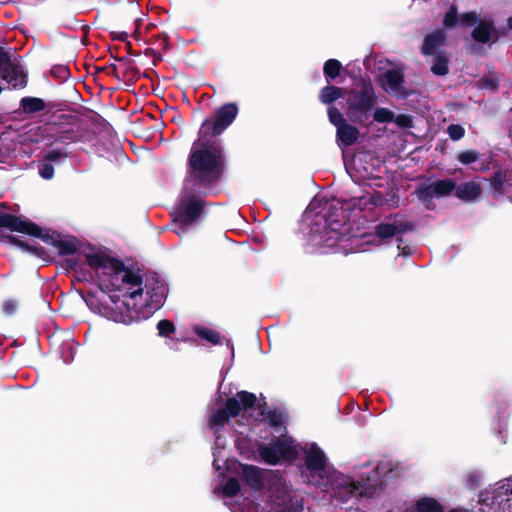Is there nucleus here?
<instances>
[{
  "instance_id": "obj_5",
  "label": "nucleus",
  "mask_w": 512,
  "mask_h": 512,
  "mask_svg": "<svg viewBox=\"0 0 512 512\" xmlns=\"http://www.w3.org/2000/svg\"><path fill=\"white\" fill-rule=\"evenodd\" d=\"M258 453L263 462L276 465L281 459L294 460L297 451L291 438L280 436L269 444H259Z\"/></svg>"
},
{
  "instance_id": "obj_23",
  "label": "nucleus",
  "mask_w": 512,
  "mask_h": 512,
  "mask_svg": "<svg viewBox=\"0 0 512 512\" xmlns=\"http://www.w3.org/2000/svg\"><path fill=\"white\" fill-rule=\"evenodd\" d=\"M325 222L333 230L339 229L346 221V216L343 211V207H335L331 205L329 211L324 216Z\"/></svg>"
},
{
  "instance_id": "obj_48",
  "label": "nucleus",
  "mask_w": 512,
  "mask_h": 512,
  "mask_svg": "<svg viewBox=\"0 0 512 512\" xmlns=\"http://www.w3.org/2000/svg\"><path fill=\"white\" fill-rule=\"evenodd\" d=\"M447 132L449 134V137L453 141L460 140L464 136V134H465L464 128L461 125H459V124H451V125H449L448 128H447Z\"/></svg>"
},
{
  "instance_id": "obj_50",
  "label": "nucleus",
  "mask_w": 512,
  "mask_h": 512,
  "mask_svg": "<svg viewBox=\"0 0 512 512\" xmlns=\"http://www.w3.org/2000/svg\"><path fill=\"white\" fill-rule=\"evenodd\" d=\"M324 67V74L327 78V81H333L337 77L341 75V70L343 66H323Z\"/></svg>"
},
{
  "instance_id": "obj_53",
  "label": "nucleus",
  "mask_w": 512,
  "mask_h": 512,
  "mask_svg": "<svg viewBox=\"0 0 512 512\" xmlns=\"http://www.w3.org/2000/svg\"><path fill=\"white\" fill-rule=\"evenodd\" d=\"M17 307V302L13 299L5 300L2 304V310L8 316L13 315L17 311Z\"/></svg>"
},
{
  "instance_id": "obj_4",
  "label": "nucleus",
  "mask_w": 512,
  "mask_h": 512,
  "mask_svg": "<svg viewBox=\"0 0 512 512\" xmlns=\"http://www.w3.org/2000/svg\"><path fill=\"white\" fill-rule=\"evenodd\" d=\"M377 102L374 87L369 79H361L359 89H351L347 96L348 116L352 122L367 120Z\"/></svg>"
},
{
  "instance_id": "obj_37",
  "label": "nucleus",
  "mask_w": 512,
  "mask_h": 512,
  "mask_svg": "<svg viewBox=\"0 0 512 512\" xmlns=\"http://www.w3.org/2000/svg\"><path fill=\"white\" fill-rule=\"evenodd\" d=\"M90 72V69H93L95 73H104L107 76H111L115 78L119 82L120 76V68L119 66H83Z\"/></svg>"
},
{
  "instance_id": "obj_33",
  "label": "nucleus",
  "mask_w": 512,
  "mask_h": 512,
  "mask_svg": "<svg viewBox=\"0 0 512 512\" xmlns=\"http://www.w3.org/2000/svg\"><path fill=\"white\" fill-rule=\"evenodd\" d=\"M460 22V16L458 15V9L456 5H451L446 11L443 18V29H452L457 23Z\"/></svg>"
},
{
  "instance_id": "obj_58",
  "label": "nucleus",
  "mask_w": 512,
  "mask_h": 512,
  "mask_svg": "<svg viewBox=\"0 0 512 512\" xmlns=\"http://www.w3.org/2000/svg\"><path fill=\"white\" fill-rule=\"evenodd\" d=\"M142 22H143L142 18H135L134 19L135 29L133 31V35H134L135 38H137L138 30H139V27L142 24Z\"/></svg>"
},
{
  "instance_id": "obj_40",
  "label": "nucleus",
  "mask_w": 512,
  "mask_h": 512,
  "mask_svg": "<svg viewBox=\"0 0 512 512\" xmlns=\"http://www.w3.org/2000/svg\"><path fill=\"white\" fill-rule=\"evenodd\" d=\"M158 334L161 337L170 338L175 332L176 328L172 321L168 319H162L157 323Z\"/></svg>"
},
{
  "instance_id": "obj_7",
  "label": "nucleus",
  "mask_w": 512,
  "mask_h": 512,
  "mask_svg": "<svg viewBox=\"0 0 512 512\" xmlns=\"http://www.w3.org/2000/svg\"><path fill=\"white\" fill-rule=\"evenodd\" d=\"M448 36L444 29L438 28L424 36L420 52L433 58V64H449L450 56L446 51Z\"/></svg>"
},
{
  "instance_id": "obj_8",
  "label": "nucleus",
  "mask_w": 512,
  "mask_h": 512,
  "mask_svg": "<svg viewBox=\"0 0 512 512\" xmlns=\"http://www.w3.org/2000/svg\"><path fill=\"white\" fill-rule=\"evenodd\" d=\"M382 470V463L378 464L373 475H367V477H361L360 481H353L346 479L341 485L339 493H345L348 497L357 496H372L378 490L382 489V481L378 479L377 475Z\"/></svg>"
},
{
  "instance_id": "obj_46",
  "label": "nucleus",
  "mask_w": 512,
  "mask_h": 512,
  "mask_svg": "<svg viewBox=\"0 0 512 512\" xmlns=\"http://www.w3.org/2000/svg\"><path fill=\"white\" fill-rule=\"evenodd\" d=\"M369 207V199L368 196H361L358 198H352L347 202L348 209H359L364 210Z\"/></svg>"
},
{
  "instance_id": "obj_41",
  "label": "nucleus",
  "mask_w": 512,
  "mask_h": 512,
  "mask_svg": "<svg viewBox=\"0 0 512 512\" xmlns=\"http://www.w3.org/2000/svg\"><path fill=\"white\" fill-rule=\"evenodd\" d=\"M373 118L379 123H389L393 121L394 113L387 108L378 107L374 111Z\"/></svg>"
},
{
  "instance_id": "obj_21",
  "label": "nucleus",
  "mask_w": 512,
  "mask_h": 512,
  "mask_svg": "<svg viewBox=\"0 0 512 512\" xmlns=\"http://www.w3.org/2000/svg\"><path fill=\"white\" fill-rule=\"evenodd\" d=\"M359 130L351 124L345 123L337 128V141L345 147L353 145L359 138Z\"/></svg>"
},
{
  "instance_id": "obj_32",
  "label": "nucleus",
  "mask_w": 512,
  "mask_h": 512,
  "mask_svg": "<svg viewBox=\"0 0 512 512\" xmlns=\"http://www.w3.org/2000/svg\"><path fill=\"white\" fill-rule=\"evenodd\" d=\"M375 235L381 240L390 239L396 235V227L394 223L381 222L375 227Z\"/></svg>"
},
{
  "instance_id": "obj_39",
  "label": "nucleus",
  "mask_w": 512,
  "mask_h": 512,
  "mask_svg": "<svg viewBox=\"0 0 512 512\" xmlns=\"http://www.w3.org/2000/svg\"><path fill=\"white\" fill-rule=\"evenodd\" d=\"M241 486L238 479L229 478L222 488V492L226 497H235L240 492Z\"/></svg>"
},
{
  "instance_id": "obj_17",
  "label": "nucleus",
  "mask_w": 512,
  "mask_h": 512,
  "mask_svg": "<svg viewBox=\"0 0 512 512\" xmlns=\"http://www.w3.org/2000/svg\"><path fill=\"white\" fill-rule=\"evenodd\" d=\"M455 197L466 203L475 202L482 194V188L479 183L475 181L463 182L459 185L456 184Z\"/></svg>"
},
{
  "instance_id": "obj_59",
  "label": "nucleus",
  "mask_w": 512,
  "mask_h": 512,
  "mask_svg": "<svg viewBox=\"0 0 512 512\" xmlns=\"http://www.w3.org/2000/svg\"><path fill=\"white\" fill-rule=\"evenodd\" d=\"M490 165H491V159H488L481 163V166L478 170L481 172H486L490 169Z\"/></svg>"
},
{
  "instance_id": "obj_38",
  "label": "nucleus",
  "mask_w": 512,
  "mask_h": 512,
  "mask_svg": "<svg viewBox=\"0 0 512 512\" xmlns=\"http://www.w3.org/2000/svg\"><path fill=\"white\" fill-rule=\"evenodd\" d=\"M477 86L480 89L498 91L499 79L493 74L485 75L481 79H479Z\"/></svg>"
},
{
  "instance_id": "obj_56",
  "label": "nucleus",
  "mask_w": 512,
  "mask_h": 512,
  "mask_svg": "<svg viewBox=\"0 0 512 512\" xmlns=\"http://www.w3.org/2000/svg\"><path fill=\"white\" fill-rule=\"evenodd\" d=\"M431 70L437 76H445L449 72V66H431Z\"/></svg>"
},
{
  "instance_id": "obj_24",
  "label": "nucleus",
  "mask_w": 512,
  "mask_h": 512,
  "mask_svg": "<svg viewBox=\"0 0 512 512\" xmlns=\"http://www.w3.org/2000/svg\"><path fill=\"white\" fill-rule=\"evenodd\" d=\"M56 248L60 256L74 255L80 250V243L76 237L63 239L61 236Z\"/></svg>"
},
{
  "instance_id": "obj_9",
  "label": "nucleus",
  "mask_w": 512,
  "mask_h": 512,
  "mask_svg": "<svg viewBox=\"0 0 512 512\" xmlns=\"http://www.w3.org/2000/svg\"><path fill=\"white\" fill-rule=\"evenodd\" d=\"M144 289H146V299L140 308L143 313L150 315L159 310L165 303L167 297V286L159 278H146Z\"/></svg>"
},
{
  "instance_id": "obj_51",
  "label": "nucleus",
  "mask_w": 512,
  "mask_h": 512,
  "mask_svg": "<svg viewBox=\"0 0 512 512\" xmlns=\"http://www.w3.org/2000/svg\"><path fill=\"white\" fill-rule=\"evenodd\" d=\"M396 227V235H401L406 232H410L414 230V224L409 221H394L393 222Z\"/></svg>"
},
{
  "instance_id": "obj_10",
  "label": "nucleus",
  "mask_w": 512,
  "mask_h": 512,
  "mask_svg": "<svg viewBox=\"0 0 512 512\" xmlns=\"http://www.w3.org/2000/svg\"><path fill=\"white\" fill-rule=\"evenodd\" d=\"M456 181L452 178H446L437 180L430 184H422L416 190L415 194L417 198L425 205L426 208H430V204L433 198H442L451 195L455 191Z\"/></svg>"
},
{
  "instance_id": "obj_57",
  "label": "nucleus",
  "mask_w": 512,
  "mask_h": 512,
  "mask_svg": "<svg viewBox=\"0 0 512 512\" xmlns=\"http://www.w3.org/2000/svg\"><path fill=\"white\" fill-rule=\"evenodd\" d=\"M156 74L153 69H148L143 74L140 73L139 69L135 66V82L141 77L152 78V75Z\"/></svg>"
},
{
  "instance_id": "obj_47",
  "label": "nucleus",
  "mask_w": 512,
  "mask_h": 512,
  "mask_svg": "<svg viewBox=\"0 0 512 512\" xmlns=\"http://www.w3.org/2000/svg\"><path fill=\"white\" fill-rule=\"evenodd\" d=\"M267 421L272 427H280L283 424V415L277 410H270L267 412Z\"/></svg>"
},
{
  "instance_id": "obj_45",
  "label": "nucleus",
  "mask_w": 512,
  "mask_h": 512,
  "mask_svg": "<svg viewBox=\"0 0 512 512\" xmlns=\"http://www.w3.org/2000/svg\"><path fill=\"white\" fill-rule=\"evenodd\" d=\"M328 117L330 122L337 128L346 123L342 113L334 106L328 108Z\"/></svg>"
},
{
  "instance_id": "obj_49",
  "label": "nucleus",
  "mask_w": 512,
  "mask_h": 512,
  "mask_svg": "<svg viewBox=\"0 0 512 512\" xmlns=\"http://www.w3.org/2000/svg\"><path fill=\"white\" fill-rule=\"evenodd\" d=\"M363 64H393L392 61L380 54H369L365 57Z\"/></svg>"
},
{
  "instance_id": "obj_3",
  "label": "nucleus",
  "mask_w": 512,
  "mask_h": 512,
  "mask_svg": "<svg viewBox=\"0 0 512 512\" xmlns=\"http://www.w3.org/2000/svg\"><path fill=\"white\" fill-rule=\"evenodd\" d=\"M87 264L96 271L98 287L103 292L115 291L120 274L125 270V264L118 258L104 253L86 255Z\"/></svg>"
},
{
  "instance_id": "obj_13",
  "label": "nucleus",
  "mask_w": 512,
  "mask_h": 512,
  "mask_svg": "<svg viewBox=\"0 0 512 512\" xmlns=\"http://www.w3.org/2000/svg\"><path fill=\"white\" fill-rule=\"evenodd\" d=\"M256 402L257 397L254 393L243 390L237 392L234 397L228 398L223 408L231 418H236L240 415L242 410L247 411L253 409Z\"/></svg>"
},
{
  "instance_id": "obj_43",
  "label": "nucleus",
  "mask_w": 512,
  "mask_h": 512,
  "mask_svg": "<svg viewBox=\"0 0 512 512\" xmlns=\"http://www.w3.org/2000/svg\"><path fill=\"white\" fill-rule=\"evenodd\" d=\"M480 21L481 19L475 11L465 12L460 15V24L466 28L477 25Z\"/></svg>"
},
{
  "instance_id": "obj_36",
  "label": "nucleus",
  "mask_w": 512,
  "mask_h": 512,
  "mask_svg": "<svg viewBox=\"0 0 512 512\" xmlns=\"http://www.w3.org/2000/svg\"><path fill=\"white\" fill-rule=\"evenodd\" d=\"M120 76L119 82H123L130 87L135 83V66H119Z\"/></svg>"
},
{
  "instance_id": "obj_55",
  "label": "nucleus",
  "mask_w": 512,
  "mask_h": 512,
  "mask_svg": "<svg viewBox=\"0 0 512 512\" xmlns=\"http://www.w3.org/2000/svg\"><path fill=\"white\" fill-rule=\"evenodd\" d=\"M63 266L67 269L77 271V268L79 267V259L78 258H66L63 261Z\"/></svg>"
},
{
  "instance_id": "obj_1",
  "label": "nucleus",
  "mask_w": 512,
  "mask_h": 512,
  "mask_svg": "<svg viewBox=\"0 0 512 512\" xmlns=\"http://www.w3.org/2000/svg\"><path fill=\"white\" fill-rule=\"evenodd\" d=\"M234 102L222 105L215 112V118H206L198 131V138L192 143L189 157L190 172L203 179L219 177L225 170L226 159L222 144L213 139L221 135L234 121L238 114Z\"/></svg>"
},
{
  "instance_id": "obj_20",
  "label": "nucleus",
  "mask_w": 512,
  "mask_h": 512,
  "mask_svg": "<svg viewBox=\"0 0 512 512\" xmlns=\"http://www.w3.org/2000/svg\"><path fill=\"white\" fill-rule=\"evenodd\" d=\"M496 169L489 179L490 187L493 190L494 194H503L504 183L508 182L511 178V172L509 169L502 168L501 165L495 163L492 166Z\"/></svg>"
},
{
  "instance_id": "obj_26",
  "label": "nucleus",
  "mask_w": 512,
  "mask_h": 512,
  "mask_svg": "<svg viewBox=\"0 0 512 512\" xmlns=\"http://www.w3.org/2000/svg\"><path fill=\"white\" fill-rule=\"evenodd\" d=\"M20 107L26 114H35L46 109L43 99L37 97H24L20 100Z\"/></svg>"
},
{
  "instance_id": "obj_35",
  "label": "nucleus",
  "mask_w": 512,
  "mask_h": 512,
  "mask_svg": "<svg viewBox=\"0 0 512 512\" xmlns=\"http://www.w3.org/2000/svg\"><path fill=\"white\" fill-rule=\"evenodd\" d=\"M50 75L58 82L64 83L71 77L69 66H52Z\"/></svg>"
},
{
  "instance_id": "obj_2",
  "label": "nucleus",
  "mask_w": 512,
  "mask_h": 512,
  "mask_svg": "<svg viewBox=\"0 0 512 512\" xmlns=\"http://www.w3.org/2000/svg\"><path fill=\"white\" fill-rule=\"evenodd\" d=\"M225 170H221L219 177L203 179L190 172L189 157L186 162V172L183 180L182 199L177 206L174 222L179 228L178 235L187 232L188 226L196 222L204 211L205 202L201 196L211 191L222 179Z\"/></svg>"
},
{
  "instance_id": "obj_54",
  "label": "nucleus",
  "mask_w": 512,
  "mask_h": 512,
  "mask_svg": "<svg viewBox=\"0 0 512 512\" xmlns=\"http://www.w3.org/2000/svg\"><path fill=\"white\" fill-rule=\"evenodd\" d=\"M145 54L147 56H151L152 57V63L153 64H156L157 62H162L164 60L162 54L159 51H157V50H155L153 48H147L145 50Z\"/></svg>"
},
{
  "instance_id": "obj_29",
  "label": "nucleus",
  "mask_w": 512,
  "mask_h": 512,
  "mask_svg": "<svg viewBox=\"0 0 512 512\" xmlns=\"http://www.w3.org/2000/svg\"><path fill=\"white\" fill-rule=\"evenodd\" d=\"M38 231L34 234H27L28 236H32L35 238H39L44 241L46 244L51 245L56 248V245L61 237V234L57 231H52L47 229L44 231L38 224H36Z\"/></svg>"
},
{
  "instance_id": "obj_63",
  "label": "nucleus",
  "mask_w": 512,
  "mask_h": 512,
  "mask_svg": "<svg viewBox=\"0 0 512 512\" xmlns=\"http://www.w3.org/2000/svg\"><path fill=\"white\" fill-rule=\"evenodd\" d=\"M324 64H341V62L337 59H328L324 62Z\"/></svg>"
},
{
  "instance_id": "obj_14",
  "label": "nucleus",
  "mask_w": 512,
  "mask_h": 512,
  "mask_svg": "<svg viewBox=\"0 0 512 512\" xmlns=\"http://www.w3.org/2000/svg\"><path fill=\"white\" fill-rule=\"evenodd\" d=\"M0 228L22 234H34L38 231L35 222L10 213H0Z\"/></svg>"
},
{
  "instance_id": "obj_27",
  "label": "nucleus",
  "mask_w": 512,
  "mask_h": 512,
  "mask_svg": "<svg viewBox=\"0 0 512 512\" xmlns=\"http://www.w3.org/2000/svg\"><path fill=\"white\" fill-rule=\"evenodd\" d=\"M231 416L226 412L224 408L213 410L208 418V425L211 429L218 430L223 428L228 422Z\"/></svg>"
},
{
  "instance_id": "obj_6",
  "label": "nucleus",
  "mask_w": 512,
  "mask_h": 512,
  "mask_svg": "<svg viewBox=\"0 0 512 512\" xmlns=\"http://www.w3.org/2000/svg\"><path fill=\"white\" fill-rule=\"evenodd\" d=\"M376 82L383 91L400 99H407L413 93L412 89L405 86L403 66H393L391 69L381 72L376 77Z\"/></svg>"
},
{
  "instance_id": "obj_52",
  "label": "nucleus",
  "mask_w": 512,
  "mask_h": 512,
  "mask_svg": "<svg viewBox=\"0 0 512 512\" xmlns=\"http://www.w3.org/2000/svg\"><path fill=\"white\" fill-rule=\"evenodd\" d=\"M368 199H369V206H372V207L382 206L386 202V198L379 191H373V193L370 196H368Z\"/></svg>"
},
{
  "instance_id": "obj_25",
  "label": "nucleus",
  "mask_w": 512,
  "mask_h": 512,
  "mask_svg": "<svg viewBox=\"0 0 512 512\" xmlns=\"http://www.w3.org/2000/svg\"><path fill=\"white\" fill-rule=\"evenodd\" d=\"M415 512H444V506L432 497H422L415 502Z\"/></svg>"
},
{
  "instance_id": "obj_16",
  "label": "nucleus",
  "mask_w": 512,
  "mask_h": 512,
  "mask_svg": "<svg viewBox=\"0 0 512 512\" xmlns=\"http://www.w3.org/2000/svg\"><path fill=\"white\" fill-rule=\"evenodd\" d=\"M305 466L310 472H319L325 470L326 456L324 452L313 443L311 447L305 451Z\"/></svg>"
},
{
  "instance_id": "obj_19",
  "label": "nucleus",
  "mask_w": 512,
  "mask_h": 512,
  "mask_svg": "<svg viewBox=\"0 0 512 512\" xmlns=\"http://www.w3.org/2000/svg\"><path fill=\"white\" fill-rule=\"evenodd\" d=\"M6 239L10 244L17 246L24 252L32 254L42 260H47L49 258V254L47 253V251L37 243H28L13 235L6 236Z\"/></svg>"
},
{
  "instance_id": "obj_64",
  "label": "nucleus",
  "mask_w": 512,
  "mask_h": 512,
  "mask_svg": "<svg viewBox=\"0 0 512 512\" xmlns=\"http://www.w3.org/2000/svg\"><path fill=\"white\" fill-rule=\"evenodd\" d=\"M508 27L512 30V16L507 20Z\"/></svg>"
},
{
  "instance_id": "obj_44",
  "label": "nucleus",
  "mask_w": 512,
  "mask_h": 512,
  "mask_svg": "<svg viewBox=\"0 0 512 512\" xmlns=\"http://www.w3.org/2000/svg\"><path fill=\"white\" fill-rule=\"evenodd\" d=\"M38 171L40 176L45 180H50L54 176V167L53 164H51L48 161H45L42 159L38 165Z\"/></svg>"
},
{
  "instance_id": "obj_42",
  "label": "nucleus",
  "mask_w": 512,
  "mask_h": 512,
  "mask_svg": "<svg viewBox=\"0 0 512 512\" xmlns=\"http://www.w3.org/2000/svg\"><path fill=\"white\" fill-rule=\"evenodd\" d=\"M480 153L477 150H465L458 154L457 160L463 165H469L479 159Z\"/></svg>"
},
{
  "instance_id": "obj_18",
  "label": "nucleus",
  "mask_w": 512,
  "mask_h": 512,
  "mask_svg": "<svg viewBox=\"0 0 512 512\" xmlns=\"http://www.w3.org/2000/svg\"><path fill=\"white\" fill-rule=\"evenodd\" d=\"M241 477L246 485L254 491H260L264 487L262 470L254 465L243 464Z\"/></svg>"
},
{
  "instance_id": "obj_15",
  "label": "nucleus",
  "mask_w": 512,
  "mask_h": 512,
  "mask_svg": "<svg viewBox=\"0 0 512 512\" xmlns=\"http://www.w3.org/2000/svg\"><path fill=\"white\" fill-rule=\"evenodd\" d=\"M0 78L6 80L15 89H22L27 85V74L23 66H0Z\"/></svg>"
},
{
  "instance_id": "obj_11",
  "label": "nucleus",
  "mask_w": 512,
  "mask_h": 512,
  "mask_svg": "<svg viewBox=\"0 0 512 512\" xmlns=\"http://www.w3.org/2000/svg\"><path fill=\"white\" fill-rule=\"evenodd\" d=\"M507 36L505 28L497 29L491 18L482 19L472 30L471 38L481 44H493Z\"/></svg>"
},
{
  "instance_id": "obj_12",
  "label": "nucleus",
  "mask_w": 512,
  "mask_h": 512,
  "mask_svg": "<svg viewBox=\"0 0 512 512\" xmlns=\"http://www.w3.org/2000/svg\"><path fill=\"white\" fill-rule=\"evenodd\" d=\"M115 282L118 284L115 291L121 290V285L128 286V291L124 295H128L134 301V306L137 307V298H142L144 292L142 276L125 267V270L119 276V280Z\"/></svg>"
},
{
  "instance_id": "obj_28",
  "label": "nucleus",
  "mask_w": 512,
  "mask_h": 512,
  "mask_svg": "<svg viewBox=\"0 0 512 512\" xmlns=\"http://www.w3.org/2000/svg\"><path fill=\"white\" fill-rule=\"evenodd\" d=\"M22 57L18 55L16 49L0 44V64H21Z\"/></svg>"
},
{
  "instance_id": "obj_31",
  "label": "nucleus",
  "mask_w": 512,
  "mask_h": 512,
  "mask_svg": "<svg viewBox=\"0 0 512 512\" xmlns=\"http://www.w3.org/2000/svg\"><path fill=\"white\" fill-rule=\"evenodd\" d=\"M195 333L201 338L213 345H217L221 343V335L216 330L206 328V327H196Z\"/></svg>"
},
{
  "instance_id": "obj_34",
  "label": "nucleus",
  "mask_w": 512,
  "mask_h": 512,
  "mask_svg": "<svg viewBox=\"0 0 512 512\" xmlns=\"http://www.w3.org/2000/svg\"><path fill=\"white\" fill-rule=\"evenodd\" d=\"M69 157V153L63 149H51L43 153V160L53 163H60L62 160Z\"/></svg>"
},
{
  "instance_id": "obj_60",
  "label": "nucleus",
  "mask_w": 512,
  "mask_h": 512,
  "mask_svg": "<svg viewBox=\"0 0 512 512\" xmlns=\"http://www.w3.org/2000/svg\"><path fill=\"white\" fill-rule=\"evenodd\" d=\"M159 45L163 48V49H167L168 46H169V40H168V37L166 35H163L160 39H159Z\"/></svg>"
},
{
  "instance_id": "obj_22",
  "label": "nucleus",
  "mask_w": 512,
  "mask_h": 512,
  "mask_svg": "<svg viewBox=\"0 0 512 512\" xmlns=\"http://www.w3.org/2000/svg\"><path fill=\"white\" fill-rule=\"evenodd\" d=\"M51 138H53V140H50V138L47 139L46 147H53L56 144L66 146L68 144L75 143L79 140V135L76 131L67 129L58 131Z\"/></svg>"
},
{
  "instance_id": "obj_61",
  "label": "nucleus",
  "mask_w": 512,
  "mask_h": 512,
  "mask_svg": "<svg viewBox=\"0 0 512 512\" xmlns=\"http://www.w3.org/2000/svg\"><path fill=\"white\" fill-rule=\"evenodd\" d=\"M76 272L78 273V276H77L78 281H87L88 280L86 277V273L83 270H81L79 272L77 270Z\"/></svg>"
},
{
  "instance_id": "obj_62",
  "label": "nucleus",
  "mask_w": 512,
  "mask_h": 512,
  "mask_svg": "<svg viewBox=\"0 0 512 512\" xmlns=\"http://www.w3.org/2000/svg\"><path fill=\"white\" fill-rule=\"evenodd\" d=\"M480 50H481V48L477 47L476 45H471V47L469 48V51L471 53H475V54L478 53Z\"/></svg>"
},
{
  "instance_id": "obj_30",
  "label": "nucleus",
  "mask_w": 512,
  "mask_h": 512,
  "mask_svg": "<svg viewBox=\"0 0 512 512\" xmlns=\"http://www.w3.org/2000/svg\"><path fill=\"white\" fill-rule=\"evenodd\" d=\"M320 100L324 104H331L343 97V89L336 86H325L321 89Z\"/></svg>"
}]
</instances>
